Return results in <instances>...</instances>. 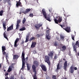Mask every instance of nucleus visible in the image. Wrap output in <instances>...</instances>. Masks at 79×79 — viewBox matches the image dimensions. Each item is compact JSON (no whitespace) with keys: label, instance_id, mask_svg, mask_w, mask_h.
Masks as SVG:
<instances>
[{"label":"nucleus","instance_id":"f257e3e1","mask_svg":"<svg viewBox=\"0 0 79 79\" xmlns=\"http://www.w3.org/2000/svg\"><path fill=\"white\" fill-rule=\"evenodd\" d=\"M53 52L52 51L50 52L48 54V56H45V61L46 63H48L49 66H50V64H51L50 61V58H53Z\"/></svg>","mask_w":79,"mask_h":79},{"label":"nucleus","instance_id":"f03ea898","mask_svg":"<svg viewBox=\"0 0 79 79\" xmlns=\"http://www.w3.org/2000/svg\"><path fill=\"white\" fill-rule=\"evenodd\" d=\"M72 46L73 47V51H75V52H77V46H78V47L79 48V42L78 41H77L75 44H74V43H72Z\"/></svg>","mask_w":79,"mask_h":79},{"label":"nucleus","instance_id":"7ed1b4c3","mask_svg":"<svg viewBox=\"0 0 79 79\" xmlns=\"http://www.w3.org/2000/svg\"><path fill=\"white\" fill-rule=\"evenodd\" d=\"M42 13L43 16H44V18L46 19V20L48 21H51L50 17H47V13H46V11H45V9H42Z\"/></svg>","mask_w":79,"mask_h":79},{"label":"nucleus","instance_id":"20e7f679","mask_svg":"<svg viewBox=\"0 0 79 79\" xmlns=\"http://www.w3.org/2000/svg\"><path fill=\"white\" fill-rule=\"evenodd\" d=\"M70 73L73 74L74 71V70H77V68L76 67H74L73 65L72 66L70 67Z\"/></svg>","mask_w":79,"mask_h":79},{"label":"nucleus","instance_id":"39448f33","mask_svg":"<svg viewBox=\"0 0 79 79\" xmlns=\"http://www.w3.org/2000/svg\"><path fill=\"white\" fill-rule=\"evenodd\" d=\"M22 68L21 69H23L25 68V58L24 57H22Z\"/></svg>","mask_w":79,"mask_h":79},{"label":"nucleus","instance_id":"423d86ee","mask_svg":"<svg viewBox=\"0 0 79 79\" xmlns=\"http://www.w3.org/2000/svg\"><path fill=\"white\" fill-rule=\"evenodd\" d=\"M40 66L41 67L42 70H43L44 71H47V67H46L45 65L43 64H41L40 65Z\"/></svg>","mask_w":79,"mask_h":79},{"label":"nucleus","instance_id":"0eeeda50","mask_svg":"<svg viewBox=\"0 0 79 79\" xmlns=\"http://www.w3.org/2000/svg\"><path fill=\"white\" fill-rule=\"evenodd\" d=\"M68 66V62L67 61H65L64 64V69L65 71L67 69V67Z\"/></svg>","mask_w":79,"mask_h":79},{"label":"nucleus","instance_id":"6e6552de","mask_svg":"<svg viewBox=\"0 0 79 79\" xmlns=\"http://www.w3.org/2000/svg\"><path fill=\"white\" fill-rule=\"evenodd\" d=\"M19 40V38H17L16 40L15 41L14 43V47H18V44H17V43Z\"/></svg>","mask_w":79,"mask_h":79},{"label":"nucleus","instance_id":"1a4fd4ad","mask_svg":"<svg viewBox=\"0 0 79 79\" xmlns=\"http://www.w3.org/2000/svg\"><path fill=\"white\" fill-rule=\"evenodd\" d=\"M19 6H20L21 7H23V5H22V3L21 2H17L16 4V7L18 8Z\"/></svg>","mask_w":79,"mask_h":79},{"label":"nucleus","instance_id":"9d476101","mask_svg":"<svg viewBox=\"0 0 79 79\" xmlns=\"http://www.w3.org/2000/svg\"><path fill=\"white\" fill-rule=\"evenodd\" d=\"M64 30H65V31L67 32H70L71 30H70V27H67L63 28Z\"/></svg>","mask_w":79,"mask_h":79},{"label":"nucleus","instance_id":"9b49d317","mask_svg":"<svg viewBox=\"0 0 79 79\" xmlns=\"http://www.w3.org/2000/svg\"><path fill=\"white\" fill-rule=\"evenodd\" d=\"M32 69H33V73H35L34 74L37 73V72L36 71V67L34 65H33L32 67Z\"/></svg>","mask_w":79,"mask_h":79},{"label":"nucleus","instance_id":"f8f14e48","mask_svg":"<svg viewBox=\"0 0 79 79\" xmlns=\"http://www.w3.org/2000/svg\"><path fill=\"white\" fill-rule=\"evenodd\" d=\"M42 24H37L35 25V27L37 29H39L40 27H42Z\"/></svg>","mask_w":79,"mask_h":79},{"label":"nucleus","instance_id":"ddd939ff","mask_svg":"<svg viewBox=\"0 0 79 79\" xmlns=\"http://www.w3.org/2000/svg\"><path fill=\"white\" fill-rule=\"evenodd\" d=\"M13 29V25H12L7 28V31H12Z\"/></svg>","mask_w":79,"mask_h":79},{"label":"nucleus","instance_id":"4468645a","mask_svg":"<svg viewBox=\"0 0 79 79\" xmlns=\"http://www.w3.org/2000/svg\"><path fill=\"white\" fill-rule=\"evenodd\" d=\"M37 44V43L35 42H32V44L31 45V48H34L35 47V45Z\"/></svg>","mask_w":79,"mask_h":79},{"label":"nucleus","instance_id":"2eb2a0df","mask_svg":"<svg viewBox=\"0 0 79 79\" xmlns=\"http://www.w3.org/2000/svg\"><path fill=\"white\" fill-rule=\"evenodd\" d=\"M33 64H35L36 66H38L39 65V62L37 60H35L33 61Z\"/></svg>","mask_w":79,"mask_h":79},{"label":"nucleus","instance_id":"dca6fc26","mask_svg":"<svg viewBox=\"0 0 79 79\" xmlns=\"http://www.w3.org/2000/svg\"><path fill=\"white\" fill-rule=\"evenodd\" d=\"M13 68H14V67H13V66H9V68L8 69V73H10V71H12V69Z\"/></svg>","mask_w":79,"mask_h":79},{"label":"nucleus","instance_id":"f3484780","mask_svg":"<svg viewBox=\"0 0 79 79\" xmlns=\"http://www.w3.org/2000/svg\"><path fill=\"white\" fill-rule=\"evenodd\" d=\"M31 9H27L26 10L25 12H23V13H27L28 12H30L31 11Z\"/></svg>","mask_w":79,"mask_h":79},{"label":"nucleus","instance_id":"a211bd4d","mask_svg":"<svg viewBox=\"0 0 79 79\" xmlns=\"http://www.w3.org/2000/svg\"><path fill=\"white\" fill-rule=\"evenodd\" d=\"M3 27H4V30H5L6 29V22H2Z\"/></svg>","mask_w":79,"mask_h":79},{"label":"nucleus","instance_id":"6ab92c4d","mask_svg":"<svg viewBox=\"0 0 79 79\" xmlns=\"http://www.w3.org/2000/svg\"><path fill=\"white\" fill-rule=\"evenodd\" d=\"M60 40H62L63 41H64V36L62 35H60Z\"/></svg>","mask_w":79,"mask_h":79},{"label":"nucleus","instance_id":"aec40b11","mask_svg":"<svg viewBox=\"0 0 79 79\" xmlns=\"http://www.w3.org/2000/svg\"><path fill=\"white\" fill-rule=\"evenodd\" d=\"M19 58V56L17 55H14L13 56V60H15V59H18Z\"/></svg>","mask_w":79,"mask_h":79},{"label":"nucleus","instance_id":"412c9836","mask_svg":"<svg viewBox=\"0 0 79 79\" xmlns=\"http://www.w3.org/2000/svg\"><path fill=\"white\" fill-rule=\"evenodd\" d=\"M62 50L61 51L63 52V51H65V50H66V46L64 45L62 47Z\"/></svg>","mask_w":79,"mask_h":79},{"label":"nucleus","instance_id":"4be33fe9","mask_svg":"<svg viewBox=\"0 0 79 79\" xmlns=\"http://www.w3.org/2000/svg\"><path fill=\"white\" fill-rule=\"evenodd\" d=\"M36 75H37V73H34V75H32V77L34 79H37Z\"/></svg>","mask_w":79,"mask_h":79},{"label":"nucleus","instance_id":"5701e85b","mask_svg":"<svg viewBox=\"0 0 79 79\" xmlns=\"http://www.w3.org/2000/svg\"><path fill=\"white\" fill-rule=\"evenodd\" d=\"M35 40V37H32L30 39L29 41L31 42L32 40Z\"/></svg>","mask_w":79,"mask_h":79},{"label":"nucleus","instance_id":"b1692460","mask_svg":"<svg viewBox=\"0 0 79 79\" xmlns=\"http://www.w3.org/2000/svg\"><path fill=\"white\" fill-rule=\"evenodd\" d=\"M2 52H4L6 50V47L4 46L2 47Z\"/></svg>","mask_w":79,"mask_h":79},{"label":"nucleus","instance_id":"393cba45","mask_svg":"<svg viewBox=\"0 0 79 79\" xmlns=\"http://www.w3.org/2000/svg\"><path fill=\"white\" fill-rule=\"evenodd\" d=\"M26 30V27H23L19 29L20 31H25Z\"/></svg>","mask_w":79,"mask_h":79},{"label":"nucleus","instance_id":"a878e982","mask_svg":"<svg viewBox=\"0 0 79 79\" xmlns=\"http://www.w3.org/2000/svg\"><path fill=\"white\" fill-rule=\"evenodd\" d=\"M60 69V62H59L57 65V69L59 70V69Z\"/></svg>","mask_w":79,"mask_h":79},{"label":"nucleus","instance_id":"bb28decb","mask_svg":"<svg viewBox=\"0 0 79 79\" xmlns=\"http://www.w3.org/2000/svg\"><path fill=\"white\" fill-rule=\"evenodd\" d=\"M58 23H61L62 21V18L61 17H59L58 19Z\"/></svg>","mask_w":79,"mask_h":79},{"label":"nucleus","instance_id":"cd10ccee","mask_svg":"<svg viewBox=\"0 0 79 79\" xmlns=\"http://www.w3.org/2000/svg\"><path fill=\"white\" fill-rule=\"evenodd\" d=\"M46 38L48 40H50V38H51V36H49V35H46Z\"/></svg>","mask_w":79,"mask_h":79},{"label":"nucleus","instance_id":"c85d7f7f","mask_svg":"<svg viewBox=\"0 0 79 79\" xmlns=\"http://www.w3.org/2000/svg\"><path fill=\"white\" fill-rule=\"evenodd\" d=\"M29 64L27 63V68L28 70L29 71L30 70V67L29 66Z\"/></svg>","mask_w":79,"mask_h":79},{"label":"nucleus","instance_id":"c756f323","mask_svg":"<svg viewBox=\"0 0 79 79\" xmlns=\"http://www.w3.org/2000/svg\"><path fill=\"white\" fill-rule=\"evenodd\" d=\"M26 21V19L25 18H24L23 20L22 21V23L23 24H24L25 23V22Z\"/></svg>","mask_w":79,"mask_h":79},{"label":"nucleus","instance_id":"7c9ffc66","mask_svg":"<svg viewBox=\"0 0 79 79\" xmlns=\"http://www.w3.org/2000/svg\"><path fill=\"white\" fill-rule=\"evenodd\" d=\"M21 22V20H19V19H18L17 20V24L19 25V23H20Z\"/></svg>","mask_w":79,"mask_h":79},{"label":"nucleus","instance_id":"2f4dec72","mask_svg":"<svg viewBox=\"0 0 79 79\" xmlns=\"http://www.w3.org/2000/svg\"><path fill=\"white\" fill-rule=\"evenodd\" d=\"M24 56H25V53L24 52V51H23L22 53V57H24Z\"/></svg>","mask_w":79,"mask_h":79},{"label":"nucleus","instance_id":"473e14b6","mask_svg":"<svg viewBox=\"0 0 79 79\" xmlns=\"http://www.w3.org/2000/svg\"><path fill=\"white\" fill-rule=\"evenodd\" d=\"M54 45L55 47H56V46H58V42L56 41L54 43Z\"/></svg>","mask_w":79,"mask_h":79},{"label":"nucleus","instance_id":"72a5a7b5","mask_svg":"<svg viewBox=\"0 0 79 79\" xmlns=\"http://www.w3.org/2000/svg\"><path fill=\"white\" fill-rule=\"evenodd\" d=\"M75 37V36H74V35H71L72 39L73 40H74Z\"/></svg>","mask_w":79,"mask_h":79},{"label":"nucleus","instance_id":"f704fd0d","mask_svg":"<svg viewBox=\"0 0 79 79\" xmlns=\"http://www.w3.org/2000/svg\"><path fill=\"white\" fill-rule=\"evenodd\" d=\"M3 10H1L0 11V16H2L3 15Z\"/></svg>","mask_w":79,"mask_h":79},{"label":"nucleus","instance_id":"c9c22d12","mask_svg":"<svg viewBox=\"0 0 79 79\" xmlns=\"http://www.w3.org/2000/svg\"><path fill=\"white\" fill-rule=\"evenodd\" d=\"M54 21L56 24H58V20L57 19H55Z\"/></svg>","mask_w":79,"mask_h":79},{"label":"nucleus","instance_id":"e433bc0d","mask_svg":"<svg viewBox=\"0 0 79 79\" xmlns=\"http://www.w3.org/2000/svg\"><path fill=\"white\" fill-rule=\"evenodd\" d=\"M9 79H15V76H11L10 78Z\"/></svg>","mask_w":79,"mask_h":79},{"label":"nucleus","instance_id":"4c0bfd02","mask_svg":"<svg viewBox=\"0 0 79 79\" xmlns=\"http://www.w3.org/2000/svg\"><path fill=\"white\" fill-rule=\"evenodd\" d=\"M4 38H5V39H7V40H8V37H7V36H6V34H5V33L4 34Z\"/></svg>","mask_w":79,"mask_h":79},{"label":"nucleus","instance_id":"58836bf2","mask_svg":"<svg viewBox=\"0 0 79 79\" xmlns=\"http://www.w3.org/2000/svg\"><path fill=\"white\" fill-rule=\"evenodd\" d=\"M69 16V15H67L65 17V18H64L65 22H66V21H67V17H68Z\"/></svg>","mask_w":79,"mask_h":79},{"label":"nucleus","instance_id":"ea45409f","mask_svg":"<svg viewBox=\"0 0 79 79\" xmlns=\"http://www.w3.org/2000/svg\"><path fill=\"white\" fill-rule=\"evenodd\" d=\"M52 78L53 79H56V75H52Z\"/></svg>","mask_w":79,"mask_h":79},{"label":"nucleus","instance_id":"a19ab883","mask_svg":"<svg viewBox=\"0 0 79 79\" xmlns=\"http://www.w3.org/2000/svg\"><path fill=\"white\" fill-rule=\"evenodd\" d=\"M2 54L3 55H6V52H5V51H2Z\"/></svg>","mask_w":79,"mask_h":79},{"label":"nucleus","instance_id":"79ce46f5","mask_svg":"<svg viewBox=\"0 0 79 79\" xmlns=\"http://www.w3.org/2000/svg\"><path fill=\"white\" fill-rule=\"evenodd\" d=\"M29 16H30V17H32V18L33 16V14L30 13L29 15Z\"/></svg>","mask_w":79,"mask_h":79},{"label":"nucleus","instance_id":"37998d69","mask_svg":"<svg viewBox=\"0 0 79 79\" xmlns=\"http://www.w3.org/2000/svg\"><path fill=\"white\" fill-rule=\"evenodd\" d=\"M16 29H18L19 28V25L17 24V25H16Z\"/></svg>","mask_w":79,"mask_h":79},{"label":"nucleus","instance_id":"c03bdc74","mask_svg":"<svg viewBox=\"0 0 79 79\" xmlns=\"http://www.w3.org/2000/svg\"><path fill=\"white\" fill-rule=\"evenodd\" d=\"M26 39L29 40V35H27Z\"/></svg>","mask_w":79,"mask_h":79},{"label":"nucleus","instance_id":"a18cd8bd","mask_svg":"<svg viewBox=\"0 0 79 79\" xmlns=\"http://www.w3.org/2000/svg\"><path fill=\"white\" fill-rule=\"evenodd\" d=\"M36 36H37V37H38V38H39V37H40V35L39 34H37V35H36Z\"/></svg>","mask_w":79,"mask_h":79},{"label":"nucleus","instance_id":"49530a36","mask_svg":"<svg viewBox=\"0 0 79 79\" xmlns=\"http://www.w3.org/2000/svg\"><path fill=\"white\" fill-rule=\"evenodd\" d=\"M54 58L55 60H56L57 59V56H56V55L54 56Z\"/></svg>","mask_w":79,"mask_h":79},{"label":"nucleus","instance_id":"de8ad7c7","mask_svg":"<svg viewBox=\"0 0 79 79\" xmlns=\"http://www.w3.org/2000/svg\"><path fill=\"white\" fill-rule=\"evenodd\" d=\"M28 41H29V40H28V39H27L26 38V40L25 42V43L27 42H28Z\"/></svg>","mask_w":79,"mask_h":79},{"label":"nucleus","instance_id":"09e8293b","mask_svg":"<svg viewBox=\"0 0 79 79\" xmlns=\"http://www.w3.org/2000/svg\"><path fill=\"white\" fill-rule=\"evenodd\" d=\"M60 26H61V27H62V28H63H63H64V26H63V25H60Z\"/></svg>","mask_w":79,"mask_h":79},{"label":"nucleus","instance_id":"8fccbe9b","mask_svg":"<svg viewBox=\"0 0 79 79\" xmlns=\"http://www.w3.org/2000/svg\"><path fill=\"white\" fill-rule=\"evenodd\" d=\"M24 41H22V42L21 43V45H23V44H24Z\"/></svg>","mask_w":79,"mask_h":79},{"label":"nucleus","instance_id":"3c124183","mask_svg":"<svg viewBox=\"0 0 79 79\" xmlns=\"http://www.w3.org/2000/svg\"><path fill=\"white\" fill-rule=\"evenodd\" d=\"M8 73H6L5 74V76H8Z\"/></svg>","mask_w":79,"mask_h":79},{"label":"nucleus","instance_id":"603ef678","mask_svg":"<svg viewBox=\"0 0 79 79\" xmlns=\"http://www.w3.org/2000/svg\"><path fill=\"white\" fill-rule=\"evenodd\" d=\"M6 2H7L6 0H4V2H3V3H6Z\"/></svg>","mask_w":79,"mask_h":79},{"label":"nucleus","instance_id":"864d4df0","mask_svg":"<svg viewBox=\"0 0 79 79\" xmlns=\"http://www.w3.org/2000/svg\"><path fill=\"white\" fill-rule=\"evenodd\" d=\"M8 56H7V55H6V60H7V58H8Z\"/></svg>","mask_w":79,"mask_h":79},{"label":"nucleus","instance_id":"5fc2aeb1","mask_svg":"<svg viewBox=\"0 0 79 79\" xmlns=\"http://www.w3.org/2000/svg\"><path fill=\"white\" fill-rule=\"evenodd\" d=\"M65 23H64V24H66V25H67L68 24V23H67V22H65Z\"/></svg>","mask_w":79,"mask_h":79},{"label":"nucleus","instance_id":"6e6d98bb","mask_svg":"<svg viewBox=\"0 0 79 79\" xmlns=\"http://www.w3.org/2000/svg\"><path fill=\"white\" fill-rule=\"evenodd\" d=\"M2 67V63L0 64V68Z\"/></svg>","mask_w":79,"mask_h":79},{"label":"nucleus","instance_id":"4d7b16f0","mask_svg":"<svg viewBox=\"0 0 79 79\" xmlns=\"http://www.w3.org/2000/svg\"><path fill=\"white\" fill-rule=\"evenodd\" d=\"M7 2H10V0H6Z\"/></svg>","mask_w":79,"mask_h":79},{"label":"nucleus","instance_id":"13d9d810","mask_svg":"<svg viewBox=\"0 0 79 79\" xmlns=\"http://www.w3.org/2000/svg\"><path fill=\"white\" fill-rule=\"evenodd\" d=\"M5 79H9V78H8V77H6L5 78Z\"/></svg>","mask_w":79,"mask_h":79},{"label":"nucleus","instance_id":"bf43d9fd","mask_svg":"<svg viewBox=\"0 0 79 79\" xmlns=\"http://www.w3.org/2000/svg\"><path fill=\"white\" fill-rule=\"evenodd\" d=\"M60 46H63V44H60Z\"/></svg>","mask_w":79,"mask_h":79},{"label":"nucleus","instance_id":"052dcab7","mask_svg":"<svg viewBox=\"0 0 79 79\" xmlns=\"http://www.w3.org/2000/svg\"><path fill=\"white\" fill-rule=\"evenodd\" d=\"M49 31V30H47L46 31V32H48V31Z\"/></svg>","mask_w":79,"mask_h":79},{"label":"nucleus","instance_id":"680f3d73","mask_svg":"<svg viewBox=\"0 0 79 79\" xmlns=\"http://www.w3.org/2000/svg\"><path fill=\"white\" fill-rule=\"evenodd\" d=\"M21 13H23V12H20L19 13V14H20V15H21Z\"/></svg>","mask_w":79,"mask_h":79},{"label":"nucleus","instance_id":"e2e57ef3","mask_svg":"<svg viewBox=\"0 0 79 79\" xmlns=\"http://www.w3.org/2000/svg\"><path fill=\"white\" fill-rule=\"evenodd\" d=\"M57 39L58 40H59V39H60V38H57Z\"/></svg>","mask_w":79,"mask_h":79},{"label":"nucleus","instance_id":"0e129e2a","mask_svg":"<svg viewBox=\"0 0 79 79\" xmlns=\"http://www.w3.org/2000/svg\"><path fill=\"white\" fill-rule=\"evenodd\" d=\"M4 72H6V70L5 69L4 70Z\"/></svg>","mask_w":79,"mask_h":79},{"label":"nucleus","instance_id":"69168bd1","mask_svg":"<svg viewBox=\"0 0 79 79\" xmlns=\"http://www.w3.org/2000/svg\"><path fill=\"white\" fill-rule=\"evenodd\" d=\"M26 59H27V60H28V57H27L26 58Z\"/></svg>","mask_w":79,"mask_h":79},{"label":"nucleus","instance_id":"338daca9","mask_svg":"<svg viewBox=\"0 0 79 79\" xmlns=\"http://www.w3.org/2000/svg\"><path fill=\"white\" fill-rule=\"evenodd\" d=\"M63 60H64V61H66V59H63Z\"/></svg>","mask_w":79,"mask_h":79},{"label":"nucleus","instance_id":"774afa93","mask_svg":"<svg viewBox=\"0 0 79 79\" xmlns=\"http://www.w3.org/2000/svg\"><path fill=\"white\" fill-rule=\"evenodd\" d=\"M64 16H65V17L66 16V15H65V14H64Z\"/></svg>","mask_w":79,"mask_h":79}]
</instances>
